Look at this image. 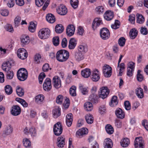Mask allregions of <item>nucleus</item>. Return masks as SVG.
<instances>
[{
    "mask_svg": "<svg viewBox=\"0 0 148 148\" xmlns=\"http://www.w3.org/2000/svg\"><path fill=\"white\" fill-rule=\"evenodd\" d=\"M56 58L59 62H62L66 61L69 57V53L67 51L62 49L57 51Z\"/></svg>",
    "mask_w": 148,
    "mask_h": 148,
    "instance_id": "obj_1",
    "label": "nucleus"
},
{
    "mask_svg": "<svg viewBox=\"0 0 148 148\" xmlns=\"http://www.w3.org/2000/svg\"><path fill=\"white\" fill-rule=\"evenodd\" d=\"M28 73L27 70L24 68L20 69L17 71V76L18 79L20 81L25 80L27 77Z\"/></svg>",
    "mask_w": 148,
    "mask_h": 148,
    "instance_id": "obj_2",
    "label": "nucleus"
},
{
    "mask_svg": "<svg viewBox=\"0 0 148 148\" xmlns=\"http://www.w3.org/2000/svg\"><path fill=\"white\" fill-rule=\"evenodd\" d=\"M50 33V30L49 28H42L38 32V36L41 39H45L49 36Z\"/></svg>",
    "mask_w": 148,
    "mask_h": 148,
    "instance_id": "obj_3",
    "label": "nucleus"
},
{
    "mask_svg": "<svg viewBox=\"0 0 148 148\" xmlns=\"http://www.w3.org/2000/svg\"><path fill=\"white\" fill-rule=\"evenodd\" d=\"M96 90L97 88L96 86L92 87L91 90L92 94L89 98V100L93 103H97L98 102L99 97L95 94Z\"/></svg>",
    "mask_w": 148,
    "mask_h": 148,
    "instance_id": "obj_4",
    "label": "nucleus"
},
{
    "mask_svg": "<svg viewBox=\"0 0 148 148\" xmlns=\"http://www.w3.org/2000/svg\"><path fill=\"white\" fill-rule=\"evenodd\" d=\"M100 35L102 39L103 40H107L110 37V32L107 28L106 27H103L100 30Z\"/></svg>",
    "mask_w": 148,
    "mask_h": 148,
    "instance_id": "obj_5",
    "label": "nucleus"
},
{
    "mask_svg": "<svg viewBox=\"0 0 148 148\" xmlns=\"http://www.w3.org/2000/svg\"><path fill=\"white\" fill-rule=\"evenodd\" d=\"M62 125L60 122H58L54 125L53 131L56 135L58 136L60 135L62 132Z\"/></svg>",
    "mask_w": 148,
    "mask_h": 148,
    "instance_id": "obj_6",
    "label": "nucleus"
},
{
    "mask_svg": "<svg viewBox=\"0 0 148 148\" xmlns=\"http://www.w3.org/2000/svg\"><path fill=\"white\" fill-rule=\"evenodd\" d=\"M102 71L104 76L106 77H110L112 73V68L108 65H104L103 67Z\"/></svg>",
    "mask_w": 148,
    "mask_h": 148,
    "instance_id": "obj_7",
    "label": "nucleus"
},
{
    "mask_svg": "<svg viewBox=\"0 0 148 148\" xmlns=\"http://www.w3.org/2000/svg\"><path fill=\"white\" fill-rule=\"evenodd\" d=\"M144 144V141L141 137L136 138L134 142L135 148H143Z\"/></svg>",
    "mask_w": 148,
    "mask_h": 148,
    "instance_id": "obj_8",
    "label": "nucleus"
},
{
    "mask_svg": "<svg viewBox=\"0 0 148 148\" xmlns=\"http://www.w3.org/2000/svg\"><path fill=\"white\" fill-rule=\"evenodd\" d=\"M17 54L18 57L22 60L25 59L27 56V53L24 48L18 49L17 52Z\"/></svg>",
    "mask_w": 148,
    "mask_h": 148,
    "instance_id": "obj_9",
    "label": "nucleus"
},
{
    "mask_svg": "<svg viewBox=\"0 0 148 148\" xmlns=\"http://www.w3.org/2000/svg\"><path fill=\"white\" fill-rule=\"evenodd\" d=\"M43 87L44 90L46 91H49L51 90L52 86L51 80L50 78H46L43 83Z\"/></svg>",
    "mask_w": 148,
    "mask_h": 148,
    "instance_id": "obj_10",
    "label": "nucleus"
},
{
    "mask_svg": "<svg viewBox=\"0 0 148 148\" xmlns=\"http://www.w3.org/2000/svg\"><path fill=\"white\" fill-rule=\"evenodd\" d=\"M110 91L107 87H102L101 88L99 95L100 98L104 99L106 98L109 93Z\"/></svg>",
    "mask_w": 148,
    "mask_h": 148,
    "instance_id": "obj_11",
    "label": "nucleus"
},
{
    "mask_svg": "<svg viewBox=\"0 0 148 148\" xmlns=\"http://www.w3.org/2000/svg\"><path fill=\"white\" fill-rule=\"evenodd\" d=\"M52 83L54 87L56 89H58L61 87V81L59 77L55 76L52 79Z\"/></svg>",
    "mask_w": 148,
    "mask_h": 148,
    "instance_id": "obj_12",
    "label": "nucleus"
},
{
    "mask_svg": "<svg viewBox=\"0 0 148 148\" xmlns=\"http://www.w3.org/2000/svg\"><path fill=\"white\" fill-rule=\"evenodd\" d=\"M57 11L59 14L64 15L67 13V10L64 5H61L58 7V8L57 9Z\"/></svg>",
    "mask_w": 148,
    "mask_h": 148,
    "instance_id": "obj_13",
    "label": "nucleus"
},
{
    "mask_svg": "<svg viewBox=\"0 0 148 148\" xmlns=\"http://www.w3.org/2000/svg\"><path fill=\"white\" fill-rule=\"evenodd\" d=\"M21 110V108L19 106L17 105H14L12 107L11 113L13 115L17 116L20 114Z\"/></svg>",
    "mask_w": 148,
    "mask_h": 148,
    "instance_id": "obj_14",
    "label": "nucleus"
},
{
    "mask_svg": "<svg viewBox=\"0 0 148 148\" xmlns=\"http://www.w3.org/2000/svg\"><path fill=\"white\" fill-rule=\"evenodd\" d=\"M102 20L100 18H95L93 21L92 24V27L93 29L95 30L101 24H102Z\"/></svg>",
    "mask_w": 148,
    "mask_h": 148,
    "instance_id": "obj_15",
    "label": "nucleus"
},
{
    "mask_svg": "<svg viewBox=\"0 0 148 148\" xmlns=\"http://www.w3.org/2000/svg\"><path fill=\"white\" fill-rule=\"evenodd\" d=\"M75 28L73 25H69L67 27L66 33L68 36H71L73 35L74 33Z\"/></svg>",
    "mask_w": 148,
    "mask_h": 148,
    "instance_id": "obj_16",
    "label": "nucleus"
},
{
    "mask_svg": "<svg viewBox=\"0 0 148 148\" xmlns=\"http://www.w3.org/2000/svg\"><path fill=\"white\" fill-rule=\"evenodd\" d=\"M12 63H13V61L12 60L3 63L2 65L3 70L5 71L10 70Z\"/></svg>",
    "mask_w": 148,
    "mask_h": 148,
    "instance_id": "obj_17",
    "label": "nucleus"
},
{
    "mask_svg": "<svg viewBox=\"0 0 148 148\" xmlns=\"http://www.w3.org/2000/svg\"><path fill=\"white\" fill-rule=\"evenodd\" d=\"M114 16L113 12L111 10H107L104 14V18L106 20L109 21L112 20Z\"/></svg>",
    "mask_w": 148,
    "mask_h": 148,
    "instance_id": "obj_18",
    "label": "nucleus"
},
{
    "mask_svg": "<svg viewBox=\"0 0 148 148\" xmlns=\"http://www.w3.org/2000/svg\"><path fill=\"white\" fill-rule=\"evenodd\" d=\"M91 78L94 82H97L99 79L100 76L99 74V71L97 69H95L93 71Z\"/></svg>",
    "mask_w": 148,
    "mask_h": 148,
    "instance_id": "obj_19",
    "label": "nucleus"
},
{
    "mask_svg": "<svg viewBox=\"0 0 148 148\" xmlns=\"http://www.w3.org/2000/svg\"><path fill=\"white\" fill-rule=\"evenodd\" d=\"M115 114L119 118L122 119L125 117V113L122 110L119 108H117L115 111Z\"/></svg>",
    "mask_w": 148,
    "mask_h": 148,
    "instance_id": "obj_20",
    "label": "nucleus"
},
{
    "mask_svg": "<svg viewBox=\"0 0 148 148\" xmlns=\"http://www.w3.org/2000/svg\"><path fill=\"white\" fill-rule=\"evenodd\" d=\"M104 148H112L113 146V143L112 140L109 138L105 139L103 142Z\"/></svg>",
    "mask_w": 148,
    "mask_h": 148,
    "instance_id": "obj_21",
    "label": "nucleus"
},
{
    "mask_svg": "<svg viewBox=\"0 0 148 148\" xmlns=\"http://www.w3.org/2000/svg\"><path fill=\"white\" fill-rule=\"evenodd\" d=\"M66 118V124L68 127H70L71 126L73 121V115L69 113L67 115Z\"/></svg>",
    "mask_w": 148,
    "mask_h": 148,
    "instance_id": "obj_22",
    "label": "nucleus"
},
{
    "mask_svg": "<svg viewBox=\"0 0 148 148\" xmlns=\"http://www.w3.org/2000/svg\"><path fill=\"white\" fill-rule=\"evenodd\" d=\"M91 73L90 69L88 68L84 69L81 71V74L82 76L86 78L89 77Z\"/></svg>",
    "mask_w": 148,
    "mask_h": 148,
    "instance_id": "obj_23",
    "label": "nucleus"
},
{
    "mask_svg": "<svg viewBox=\"0 0 148 148\" xmlns=\"http://www.w3.org/2000/svg\"><path fill=\"white\" fill-rule=\"evenodd\" d=\"M65 138L62 136L59 137L57 138V145L59 147H63L65 145Z\"/></svg>",
    "mask_w": 148,
    "mask_h": 148,
    "instance_id": "obj_24",
    "label": "nucleus"
},
{
    "mask_svg": "<svg viewBox=\"0 0 148 148\" xmlns=\"http://www.w3.org/2000/svg\"><path fill=\"white\" fill-rule=\"evenodd\" d=\"M77 45V41L73 38H71L69 40V47L70 49H72L75 48Z\"/></svg>",
    "mask_w": 148,
    "mask_h": 148,
    "instance_id": "obj_25",
    "label": "nucleus"
},
{
    "mask_svg": "<svg viewBox=\"0 0 148 148\" xmlns=\"http://www.w3.org/2000/svg\"><path fill=\"white\" fill-rule=\"evenodd\" d=\"M78 52H80L81 53L86 52L88 50L87 45L84 43L82 44L79 45L78 48Z\"/></svg>",
    "mask_w": 148,
    "mask_h": 148,
    "instance_id": "obj_26",
    "label": "nucleus"
},
{
    "mask_svg": "<svg viewBox=\"0 0 148 148\" xmlns=\"http://www.w3.org/2000/svg\"><path fill=\"white\" fill-rule=\"evenodd\" d=\"M21 42L22 45L28 44L30 42L29 37L28 36L23 35L21 38Z\"/></svg>",
    "mask_w": 148,
    "mask_h": 148,
    "instance_id": "obj_27",
    "label": "nucleus"
},
{
    "mask_svg": "<svg viewBox=\"0 0 148 148\" xmlns=\"http://www.w3.org/2000/svg\"><path fill=\"white\" fill-rule=\"evenodd\" d=\"M75 58L76 61L79 62L83 60L84 58V55L80 52H78L75 53Z\"/></svg>",
    "mask_w": 148,
    "mask_h": 148,
    "instance_id": "obj_28",
    "label": "nucleus"
},
{
    "mask_svg": "<svg viewBox=\"0 0 148 148\" xmlns=\"http://www.w3.org/2000/svg\"><path fill=\"white\" fill-rule=\"evenodd\" d=\"M118 101L117 97L114 96L111 98V101L109 103V105L111 107L115 106L118 104Z\"/></svg>",
    "mask_w": 148,
    "mask_h": 148,
    "instance_id": "obj_29",
    "label": "nucleus"
},
{
    "mask_svg": "<svg viewBox=\"0 0 148 148\" xmlns=\"http://www.w3.org/2000/svg\"><path fill=\"white\" fill-rule=\"evenodd\" d=\"M44 96L42 95H39L36 96L35 100L38 104H41L44 100Z\"/></svg>",
    "mask_w": 148,
    "mask_h": 148,
    "instance_id": "obj_30",
    "label": "nucleus"
},
{
    "mask_svg": "<svg viewBox=\"0 0 148 148\" xmlns=\"http://www.w3.org/2000/svg\"><path fill=\"white\" fill-rule=\"evenodd\" d=\"M47 21L50 23H53L55 21L54 16L51 14H47L46 17Z\"/></svg>",
    "mask_w": 148,
    "mask_h": 148,
    "instance_id": "obj_31",
    "label": "nucleus"
},
{
    "mask_svg": "<svg viewBox=\"0 0 148 148\" xmlns=\"http://www.w3.org/2000/svg\"><path fill=\"white\" fill-rule=\"evenodd\" d=\"M138 32L135 28H133L131 29L129 35L130 38L132 39H134L138 35Z\"/></svg>",
    "mask_w": 148,
    "mask_h": 148,
    "instance_id": "obj_32",
    "label": "nucleus"
},
{
    "mask_svg": "<svg viewBox=\"0 0 148 148\" xmlns=\"http://www.w3.org/2000/svg\"><path fill=\"white\" fill-rule=\"evenodd\" d=\"M136 93L138 98L141 99L144 97L143 89L141 88H137L136 89Z\"/></svg>",
    "mask_w": 148,
    "mask_h": 148,
    "instance_id": "obj_33",
    "label": "nucleus"
},
{
    "mask_svg": "<svg viewBox=\"0 0 148 148\" xmlns=\"http://www.w3.org/2000/svg\"><path fill=\"white\" fill-rule=\"evenodd\" d=\"M60 108L57 107L53 109L52 111L53 117L55 118H57L60 115Z\"/></svg>",
    "mask_w": 148,
    "mask_h": 148,
    "instance_id": "obj_34",
    "label": "nucleus"
},
{
    "mask_svg": "<svg viewBox=\"0 0 148 148\" xmlns=\"http://www.w3.org/2000/svg\"><path fill=\"white\" fill-rule=\"evenodd\" d=\"M88 133L87 129L83 128L78 130L76 133V135L79 136H82L87 134Z\"/></svg>",
    "mask_w": 148,
    "mask_h": 148,
    "instance_id": "obj_35",
    "label": "nucleus"
},
{
    "mask_svg": "<svg viewBox=\"0 0 148 148\" xmlns=\"http://www.w3.org/2000/svg\"><path fill=\"white\" fill-rule=\"evenodd\" d=\"M85 110L88 111H91L93 109V106L92 103L89 102H86L84 105Z\"/></svg>",
    "mask_w": 148,
    "mask_h": 148,
    "instance_id": "obj_36",
    "label": "nucleus"
},
{
    "mask_svg": "<svg viewBox=\"0 0 148 148\" xmlns=\"http://www.w3.org/2000/svg\"><path fill=\"white\" fill-rule=\"evenodd\" d=\"M64 29V27L61 24L57 25L55 28V31L57 33H61L63 32Z\"/></svg>",
    "mask_w": 148,
    "mask_h": 148,
    "instance_id": "obj_37",
    "label": "nucleus"
},
{
    "mask_svg": "<svg viewBox=\"0 0 148 148\" xmlns=\"http://www.w3.org/2000/svg\"><path fill=\"white\" fill-rule=\"evenodd\" d=\"M130 143V140L128 138H124L121 142V146L123 147H127L129 145Z\"/></svg>",
    "mask_w": 148,
    "mask_h": 148,
    "instance_id": "obj_38",
    "label": "nucleus"
},
{
    "mask_svg": "<svg viewBox=\"0 0 148 148\" xmlns=\"http://www.w3.org/2000/svg\"><path fill=\"white\" fill-rule=\"evenodd\" d=\"M16 91L17 95L20 97L23 96L24 93L23 89L19 86H17L16 87Z\"/></svg>",
    "mask_w": 148,
    "mask_h": 148,
    "instance_id": "obj_39",
    "label": "nucleus"
},
{
    "mask_svg": "<svg viewBox=\"0 0 148 148\" xmlns=\"http://www.w3.org/2000/svg\"><path fill=\"white\" fill-rule=\"evenodd\" d=\"M105 129L107 133L109 134L113 133L114 130L112 126L110 124H107L105 126Z\"/></svg>",
    "mask_w": 148,
    "mask_h": 148,
    "instance_id": "obj_40",
    "label": "nucleus"
},
{
    "mask_svg": "<svg viewBox=\"0 0 148 148\" xmlns=\"http://www.w3.org/2000/svg\"><path fill=\"white\" fill-rule=\"evenodd\" d=\"M13 131V129L10 125H8L6 126L5 129L4 130V133L6 135H9L12 133Z\"/></svg>",
    "mask_w": 148,
    "mask_h": 148,
    "instance_id": "obj_41",
    "label": "nucleus"
},
{
    "mask_svg": "<svg viewBox=\"0 0 148 148\" xmlns=\"http://www.w3.org/2000/svg\"><path fill=\"white\" fill-rule=\"evenodd\" d=\"M5 93L7 95H10L12 93L13 90L12 87L8 85H6L4 87Z\"/></svg>",
    "mask_w": 148,
    "mask_h": 148,
    "instance_id": "obj_42",
    "label": "nucleus"
},
{
    "mask_svg": "<svg viewBox=\"0 0 148 148\" xmlns=\"http://www.w3.org/2000/svg\"><path fill=\"white\" fill-rule=\"evenodd\" d=\"M85 118L86 121L88 123L91 124L93 122L94 118L90 114L86 115Z\"/></svg>",
    "mask_w": 148,
    "mask_h": 148,
    "instance_id": "obj_43",
    "label": "nucleus"
},
{
    "mask_svg": "<svg viewBox=\"0 0 148 148\" xmlns=\"http://www.w3.org/2000/svg\"><path fill=\"white\" fill-rule=\"evenodd\" d=\"M36 26V24L33 22H31L30 23L28 27L29 30L32 32H34L35 31Z\"/></svg>",
    "mask_w": 148,
    "mask_h": 148,
    "instance_id": "obj_44",
    "label": "nucleus"
},
{
    "mask_svg": "<svg viewBox=\"0 0 148 148\" xmlns=\"http://www.w3.org/2000/svg\"><path fill=\"white\" fill-rule=\"evenodd\" d=\"M136 16H137V23L140 24H142L145 21V18L141 14H137Z\"/></svg>",
    "mask_w": 148,
    "mask_h": 148,
    "instance_id": "obj_45",
    "label": "nucleus"
},
{
    "mask_svg": "<svg viewBox=\"0 0 148 148\" xmlns=\"http://www.w3.org/2000/svg\"><path fill=\"white\" fill-rule=\"evenodd\" d=\"M76 87L75 86H72L70 88V94L72 96L75 97L76 95Z\"/></svg>",
    "mask_w": 148,
    "mask_h": 148,
    "instance_id": "obj_46",
    "label": "nucleus"
},
{
    "mask_svg": "<svg viewBox=\"0 0 148 148\" xmlns=\"http://www.w3.org/2000/svg\"><path fill=\"white\" fill-rule=\"evenodd\" d=\"M28 134H30L32 137L36 136V134L35 128L33 127L30 128L29 130Z\"/></svg>",
    "mask_w": 148,
    "mask_h": 148,
    "instance_id": "obj_47",
    "label": "nucleus"
},
{
    "mask_svg": "<svg viewBox=\"0 0 148 148\" xmlns=\"http://www.w3.org/2000/svg\"><path fill=\"white\" fill-rule=\"evenodd\" d=\"M5 30L11 33L14 32V29L12 25L9 24H7L4 26Z\"/></svg>",
    "mask_w": 148,
    "mask_h": 148,
    "instance_id": "obj_48",
    "label": "nucleus"
},
{
    "mask_svg": "<svg viewBox=\"0 0 148 148\" xmlns=\"http://www.w3.org/2000/svg\"><path fill=\"white\" fill-rule=\"evenodd\" d=\"M70 4L74 9L77 8L78 5V0H70Z\"/></svg>",
    "mask_w": 148,
    "mask_h": 148,
    "instance_id": "obj_49",
    "label": "nucleus"
},
{
    "mask_svg": "<svg viewBox=\"0 0 148 148\" xmlns=\"http://www.w3.org/2000/svg\"><path fill=\"white\" fill-rule=\"evenodd\" d=\"M80 91L83 95H86L87 94L88 90L86 88L81 84H80L79 86Z\"/></svg>",
    "mask_w": 148,
    "mask_h": 148,
    "instance_id": "obj_50",
    "label": "nucleus"
},
{
    "mask_svg": "<svg viewBox=\"0 0 148 148\" xmlns=\"http://www.w3.org/2000/svg\"><path fill=\"white\" fill-rule=\"evenodd\" d=\"M21 21V18L19 16H16L14 20L15 27H17L19 26Z\"/></svg>",
    "mask_w": 148,
    "mask_h": 148,
    "instance_id": "obj_51",
    "label": "nucleus"
},
{
    "mask_svg": "<svg viewBox=\"0 0 148 148\" xmlns=\"http://www.w3.org/2000/svg\"><path fill=\"white\" fill-rule=\"evenodd\" d=\"M5 72L6 73V77L8 79H12L14 75L13 72L12 71L10 70Z\"/></svg>",
    "mask_w": 148,
    "mask_h": 148,
    "instance_id": "obj_52",
    "label": "nucleus"
},
{
    "mask_svg": "<svg viewBox=\"0 0 148 148\" xmlns=\"http://www.w3.org/2000/svg\"><path fill=\"white\" fill-rule=\"evenodd\" d=\"M141 71L140 70H138L137 72V79L139 82H141L143 79V75L140 74Z\"/></svg>",
    "mask_w": 148,
    "mask_h": 148,
    "instance_id": "obj_53",
    "label": "nucleus"
},
{
    "mask_svg": "<svg viewBox=\"0 0 148 148\" xmlns=\"http://www.w3.org/2000/svg\"><path fill=\"white\" fill-rule=\"evenodd\" d=\"M120 22L118 20H115L114 24L111 25V27L114 29H116L119 28L120 26Z\"/></svg>",
    "mask_w": 148,
    "mask_h": 148,
    "instance_id": "obj_54",
    "label": "nucleus"
},
{
    "mask_svg": "<svg viewBox=\"0 0 148 148\" xmlns=\"http://www.w3.org/2000/svg\"><path fill=\"white\" fill-rule=\"evenodd\" d=\"M53 42L55 46H58L59 44V39L58 36L54 37L53 39Z\"/></svg>",
    "mask_w": 148,
    "mask_h": 148,
    "instance_id": "obj_55",
    "label": "nucleus"
},
{
    "mask_svg": "<svg viewBox=\"0 0 148 148\" xmlns=\"http://www.w3.org/2000/svg\"><path fill=\"white\" fill-rule=\"evenodd\" d=\"M45 77V74L44 73H40L38 76L39 82L40 84H41L43 80Z\"/></svg>",
    "mask_w": 148,
    "mask_h": 148,
    "instance_id": "obj_56",
    "label": "nucleus"
},
{
    "mask_svg": "<svg viewBox=\"0 0 148 148\" xmlns=\"http://www.w3.org/2000/svg\"><path fill=\"white\" fill-rule=\"evenodd\" d=\"M125 40L123 37H121L119 40L118 43L121 47H123L125 44Z\"/></svg>",
    "mask_w": 148,
    "mask_h": 148,
    "instance_id": "obj_57",
    "label": "nucleus"
},
{
    "mask_svg": "<svg viewBox=\"0 0 148 148\" xmlns=\"http://www.w3.org/2000/svg\"><path fill=\"white\" fill-rule=\"evenodd\" d=\"M34 60L37 64H39L41 60V55L39 54L36 55L34 57Z\"/></svg>",
    "mask_w": 148,
    "mask_h": 148,
    "instance_id": "obj_58",
    "label": "nucleus"
},
{
    "mask_svg": "<svg viewBox=\"0 0 148 148\" xmlns=\"http://www.w3.org/2000/svg\"><path fill=\"white\" fill-rule=\"evenodd\" d=\"M23 144L25 147H30L31 145L30 142L28 139L26 138L23 139Z\"/></svg>",
    "mask_w": 148,
    "mask_h": 148,
    "instance_id": "obj_59",
    "label": "nucleus"
},
{
    "mask_svg": "<svg viewBox=\"0 0 148 148\" xmlns=\"http://www.w3.org/2000/svg\"><path fill=\"white\" fill-rule=\"evenodd\" d=\"M96 10L98 14H102L104 11V8L102 6H99L96 8Z\"/></svg>",
    "mask_w": 148,
    "mask_h": 148,
    "instance_id": "obj_60",
    "label": "nucleus"
},
{
    "mask_svg": "<svg viewBox=\"0 0 148 148\" xmlns=\"http://www.w3.org/2000/svg\"><path fill=\"white\" fill-rule=\"evenodd\" d=\"M63 99V96L61 95L58 96L56 98V102L58 104L62 103Z\"/></svg>",
    "mask_w": 148,
    "mask_h": 148,
    "instance_id": "obj_61",
    "label": "nucleus"
},
{
    "mask_svg": "<svg viewBox=\"0 0 148 148\" xmlns=\"http://www.w3.org/2000/svg\"><path fill=\"white\" fill-rule=\"evenodd\" d=\"M45 1V0H36V4L38 7H41Z\"/></svg>",
    "mask_w": 148,
    "mask_h": 148,
    "instance_id": "obj_62",
    "label": "nucleus"
},
{
    "mask_svg": "<svg viewBox=\"0 0 148 148\" xmlns=\"http://www.w3.org/2000/svg\"><path fill=\"white\" fill-rule=\"evenodd\" d=\"M125 109L127 110H129L131 108L130 104L129 101H126L124 103Z\"/></svg>",
    "mask_w": 148,
    "mask_h": 148,
    "instance_id": "obj_63",
    "label": "nucleus"
},
{
    "mask_svg": "<svg viewBox=\"0 0 148 148\" xmlns=\"http://www.w3.org/2000/svg\"><path fill=\"white\" fill-rule=\"evenodd\" d=\"M140 31L141 33L144 35H146L148 34L147 30L146 27H141Z\"/></svg>",
    "mask_w": 148,
    "mask_h": 148,
    "instance_id": "obj_64",
    "label": "nucleus"
}]
</instances>
